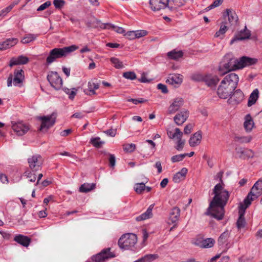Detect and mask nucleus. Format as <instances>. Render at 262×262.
<instances>
[{
	"label": "nucleus",
	"mask_w": 262,
	"mask_h": 262,
	"mask_svg": "<svg viewBox=\"0 0 262 262\" xmlns=\"http://www.w3.org/2000/svg\"><path fill=\"white\" fill-rule=\"evenodd\" d=\"M0 181L4 184H8L9 182L7 176L3 173L0 174Z\"/></svg>",
	"instance_id": "64"
},
{
	"label": "nucleus",
	"mask_w": 262,
	"mask_h": 262,
	"mask_svg": "<svg viewBox=\"0 0 262 262\" xmlns=\"http://www.w3.org/2000/svg\"><path fill=\"white\" fill-rule=\"evenodd\" d=\"M257 59L248 57L246 56H243L239 59L236 58V68L240 69L246 66H249L255 63Z\"/></svg>",
	"instance_id": "17"
},
{
	"label": "nucleus",
	"mask_w": 262,
	"mask_h": 262,
	"mask_svg": "<svg viewBox=\"0 0 262 262\" xmlns=\"http://www.w3.org/2000/svg\"><path fill=\"white\" fill-rule=\"evenodd\" d=\"M110 61L116 69H122L124 67L122 62L117 58L112 57L110 59Z\"/></svg>",
	"instance_id": "44"
},
{
	"label": "nucleus",
	"mask_w": 262,
	"mask_h": 262,
	"mask_svg": "<svg viewBox=\"0 0 262 262\" xmlns=\"http://www.w3.org/2000/svg\"><path fill=\"white\" fill-rule=\"evenodd\" d=\"M223 1L224 0H215V1H214V2L212 4L209 5L207 8V9L208 10H211V9H213L214 8H216V7L220 6L223 3Z\"/></svg>",
	"instance_id": "52"
},
{
	"label": "nucleus",
	"mask_w": 262,
	"mask_h": 262,
	"mask_svg": "<svg viewBox=\"0 0 262 262\" xmlns=\"http://www.w3.org/2000/svg\"><path fill=\"white\" fill-rule=\"evenodd\" d=\"M124 35L128 39L132 40L136 38L135 32V31H128L126 33L124 34Z\"/></svg>",
	"instance_id": "59"
},
{
	"label": "nucleus",
	"mask_w": 262,
	"mask_h": 262,
	"mask_svg": "<svg viewBox=\"0 0 262 262\" xmlns=\"http://www.w3.org/2000/svg\"><path fill=\"white\" fill-rule=\"evenodd\" d=\"M47 79L56 90H60L62 86V80L57 72H51L47 76Z\"/></svg>",
	"instance_id": "10"
},
{
	"label": "nucleus",
	"mask_w": 262,
	"mask_h": 262,
	"mask_svg": "<svg viewBox=\"0 0 262 262\" xmlns=\"http://www.w3.org/2000/svg\"><path fill=\"white\" fill-rule=\"evenodd\" d=\"M250 31L245 27L244 30H241L238 34L235 35L231 39L230 43L233 44L236 41L248 39L250 37Z\"/></svg>",
	"instance_id": "23"
},
{
	"label": "nucleus",
	"mask_w": 262,
	"mask_h": 262,
	"mask_svg": "<svg viewBox=\"0 0 262 262\" xmlns=\"http://www.w3.org/2000/svg\"><path fill=\"white\" fill-rule=\"evenodd\" d=\"M107 26H110L111 27H112L113 30L116 32L117 33H119V34H125V30L122 28V27H117V26H115L114 25H109V24H107Z\"/></svg>",
	"instance_id": "55"
},
{
	"label": "nucleus",
	"mask_w": 262,
	"mask_h": 262,
	"mask_svg": "<svg viewBox=\"0 0 262 262\" xmlns=\"http://www.w3.org/2000/svg\"><path fill=\"white\" fill-rule=\"evenodd\" d=\"M183 76L179 74H171L168 75L166 82L171 85L180 84L183 81Z\"/></svg>",
	"instance_id": "27"
},
{
	"label": "nucleus",
	"mask_w": 262,
	"mask_h": 262,
	"mask_svg": "<svg viewBox=\"0 0 262 262\" xmlns=\"http://www.w3.org/2000/svg\"><path fill=\"white\" fill-rule=\"evenodd\" d=\"M135 32L136 38H139L145 36L147 34V31L143 30H137L135 31Z\"/></svg>",
	"instance_id": "56"
},
{
	"label": "nucleus",
	"mask_w": 262,
	"mask_h": 262,
	"mask_svg": "<svg viewBox=\"0 0 262 262\" xmlns=\"http://www.w3.org/2000/svg\"><path fill=\"white\" fill-rule=\"evenodd\" d=\"M96 185L95 183H84L81 185L79 188V191L81 192L86 193L95 188Z\"/></svg>",
	"instance_id": "39"
},
{
	"label": "nucleus",
	"mask_w": 262,
	"mask_h": 262,
	"mask_svg": "<svg viewBox=\"0 0 262 262\" xmlns=\"http://www.w3.org/2000/svg\"><path fill=\"white\" fill-rule=\"evenodd\" d=\"M193 127L192 124H188L184 127V132L185 134H189L191 132Z\"/></svg>",
	"instance_id": "61"
},
{
	"label": "nucleus",
	"mask_w": 262,
	"mask_h": 262,
	"mask_svg": "<svg viewBox=\"0 0 262 262\" xmlns=\"http://www.w3.org/2000/svg\"><path fill=\"white\" fill-rule=\"evenodd\" d=\"M259 92L258 89H256L250 94L248 99V106H251L255 103L256 100L258 98Z\"/></svg>",
	"instance_id": "38"
},
{
	"label": "nucleus",
	"mask_w": 262,
	"mask_h": 262,
	"mask_svg": "<svg viewBox=\"0 0 262 262\" xmlns=\"http://www.w3.org/2000/svg\"><path fill=\"white\" fill-rule=\"evenodd\" d=\"M115 256L114 253L111 252V248H107L103 249L100 253L93 255L91 258L95 262H104L106 260Z\"/></svg>",
	"instance_id": "9"
},
{
	"label": "nucleus",
	"mask_w": 262,
	"mask_h": 262,
	"mask_svg": "<svg viewBox=\"0 0 262 262\" xmlns=\"http://www.w3.org/2000/svg\"><path fill=\"white\" fill-rule=\"evenodd\" d=\"M51 5V2L49 1L46 2L45 3L41 4L37 9V11H41L44 10Z\"/></svg>",
	"instance_id": "58"
},
{
	"label": "nucleus",
	"mask_w": 262,
	"mask_h": 262,
	"mask_svg": "<svg viewBox=\"0 0 262 262\" xmlns=\"http://www.w3.org/2000/svg\"><path fill=\"white\" fill-rule=\"evenodd\" d=\"M66 4V2L64 0H54L53 4L56 9H60Z\"/></svg>",
	"instance_id": "51"
},
{
	"label": "nucleus",
	"mask_w": 262,
	"mask_h": 262,
	"mask_svg": "<svg viewBox=\"0 0 262 262\" xmlns=\"http://www.w3.org/2000/svg\"><path fill=\"white\" fill-rule=\"evenodd\" d=\"M169 0H149V7L154 11H159L166 8L168 5Z\"/></svg>",
	"instance_id": "14"
},
{
	"label": "nucleus",
	"mask_w": 262,
	"mask_h": 262,
	"mask_svg": "<svg viewBox=\"0 0 262 262\" xmlns=\"http://www.w3.org/2000/svg\"><path fill=\"white\" fill-rule=\"evenodd\" d=\"M234 90L230 86L225 83V81H222L217 91L219 97L222 99H226L231 95Z\"/></svg>",
	"instance_id": "11"
},
{
	"label": "nucleus",
	"mask_w": 262,
	"mask_h": 262,
	"mask_svg": "<svg viewBox=\"0 0 262 262\" xmlns=\"http://www.w3.org/2000/svg\"><path fill=\"white\" fill-rule=\"evenodd\" d=\"M225 19L228 18L229 23L231 25L235 24L238 21V16L236 12L231 9H227L223 13Z\"/></svg>",
	"instance_id": "21"
},
{
	"label": "nucleus",
	"mask_w": 262,
	"mask_h": 262,
	"mask_svg": "<svg viewBox=\"0 0 262 262\" xmlns=\"http://www.w3.org/2000/svg\"><path fill=\"white\" fill-rule=\"evenodd\" d=\"M202 138V133L201 130H199L193 134L189 140V145L191 147H195L199 145L201 142Z\"/></svg>",
	"instance_id": "28"
},
{
	"label": "nucleus",
	"mask_w": 262,
	"mask_h": 262,
	"mask_svg": "<svg viewBox=\"0 0 262 262\" xmlns=\"http://www.w3.org/2000/svg\"><path fill=\"white\" fill-rule=\"evenodd\" d=\"M36 171H33L31 169H27L24 173V176L29 179L30 182H34L36 179Z\"/></svg>",
	"instance_id": "40"
},
{
	"label": "nucleus",
	"mask_w": 262,
	"mask_h": 262,
	"mask_svg": "<svg viewBox=\"0 0 262 262\" xmlns=\"http://www.w3.org/2000/svg\"><path fill=\"white\" fill-rule=\"evenodd\" d=\"M180 209L177 207H173L169 213L168 218L169 224H174L177 222L180 215Z\"/></svg>",
	"instance_id": "29"
},
{
	"label": "nucleus",
	"mask_w": 262,
	"mask_h": 262,
	"mask_svg": "<svg viewBox=\"0 0 262 262\" xmlns=\"http://www.w3.org/2000/svg\"><path fill=\"white\" fill-rule=\"evenodd\" d=\"M158 254H149L144 255L141 257L142 262H152L158 258Z\"/></svg>",
	"instance_id": "42"
},
{
	"label": "nucleus",
	"mask_w": 262,
	"mask_h": 262,
	"mask_svg": "<svg viewBox=\"0 0 262 262\" xmlns=\"http://www.w3.org/2000/svg\"><path fill=\"white\" fill-rule=\"evenodd\" d=\"M205 75L200 74H194L192 76V79L196 81H204Z\"/></svg>",
	"instance_id": "57"
},
{
	"label": "nucleus",
	"mask_w": 262,
	"mask_h": 262,
	"mask_svg": "<svg viewBox=\"0 0 262 262\" xmlns=\"http://www.w3.org/2000/svg\"><path fill=\"white\" fill-rule=\"evenodd\" d=\"M215 243V241L212 238H207L203 240H197L195 245L202 248H209L212 247Z\"/></svg>",
	"instance_id": "26"
},
{
	"label": "nucleus",
	"mask_w": 262,
	"mask_h": 262,
	"mask_svg": "<svg viewBox=\"0 0 262 262\" xmlns=\"http://www.w3.org/2000/svg\"><path fill=\"white\" fill-rule=\"evenodd\" d=\"M106 155H107L109 156V163H110V166L111 167H114L116 164V158L115 156L114 155L111 154H107L106 153Z\"/></svg>",
	"instance_id": "54"
},
{
	"label": "nucleus",
	"mask_w": 262,
	"mask_h": 262,
	"mask_svg": "<svg viewBox=\"0 0 262 262\" xmlns=\"http://www.w3.org/2000/svg\"><path fill=\"white\" fill-rule=\"evenodd\" d=\"M243 93L240 90H237L233 93L228 100L234 101L235 103H238L243 100Z\"/></svg>",
	"instance_id": "33"
},
{
	"label": "nucleus",
	"mask_w": 262,
	"mask_h": 262,
	"mask_svg": "<svg viewBox=\"0 0 262 262\" xmlns=\"http://www.w3.org/2000/svg\"><path fill=\"white\" fill-rule=\"evenodd\" d=\"M136 149V145L133 143L125 144L123 146V149L126 152H131Z\"/></svg>",
	"instance_id": "50"
},
{
	"label": "nucleus",
	"mask_w": 262,
	"mask_h": 262,
	"mask_svg": "<svg viewBox=\"0 0 262 262\" xmlns=\"http://www.w3.org/2000/svg\"><path fill=\"white\" fill-rule=\"evenodd\" d=\"M29 61V58L24 55H20L17 57H13L10 61L9 66L12 67L15 65L25 64Z\"/></svg>",
	"instance_id": "30"
},
{
	"label": "nucleus",
	"mask_w": 262,
	"mask_h": 262,
	"mask_svg": "<svg viewBox=\"0 0 262 262\" xmlns=\"http://www.w3.org/2000/svg\"><path fill=\"white\" fill-rule=\"evenodd\" d=\"M55 118L54 114L49 116L38 117V119L41 121V125L39 129L40 130L44 129H48L52 126L55 123Z\"/></svg>",
	"instance_id": "12"
},
{
	"label": "nucleus",
	"mask_w": 262,
	"mask_h": 262,
	"mask_svg": "<svg viewBox=\"0 0 262 262\" xmlns=\"http://www.w3.org/2000/svg\"><path fill=\"white\" fill-rule=\"evenodd\" d=\"M236 139L241 143H249L251 140L250 136L237 137Z\"/></svg>",
	"instance_id": "60"
},
{
	"label": "nucleus",
	"mask_w": 262,
	"mask_h": 262,
	"mask_svg": "<svg viewBox=\"0 0 262 262\" xmlns=\"http://www.w3.org/2000/svg\"><path fill=\"white\" fill-rule=\"evenodd\" d=\"M90 142L94 146L97 148L100 147V146L104 143L103 142L100 141V138L99 137L92 138Z\"/></svg>",
	"instance_id": "47"
},
{
	"label": "nucleus",
	"mask_w": 262,
	"mask_h": 262,
	"mask_svg": "<svg viewBox=\"0 0 262 262\" xmlns=\"http://www.w3.org/2000/svg\"><path fill=\"white\" fill-rule=\"evenodd\" d=\"M157 88L159 90H161V92L164 94H166L168 92V90L167 87L165 85L159 83L157 85Z\"/></svg>",
	"instance_id": "62"
},
{
	"label": "nucleus",
	"mask_w": 262,
	"mask_h": 262,
	"mask_svg": "<svg viewBox=\"0 0 262 262\" xmlns=\"http://www.w3.org/2000/svg\"><path fill=\"white\" fill-rule=\"evenodd\" d=\"M235 70H237L236 58H234L232 54L226 55L219 67V74L221 75H224L228 72Z\"/></svg>",
	"instance_id": "4"
},
{
	"label": "nucleus",
	"mask_w": 262,
	"mask_h": 262,
	"mask_svg": "<svg viewBox=\"0 0 262 262\" xmlns=\"http://www.w3.org/2000/svg\"><path fill=\"white\" fill-rule=\"evenodd\" d=\"M186 155L180 154L172 156L171 158V160L173 163L178 162L182 161L185 157Z\"/></svg>",
	"instance_id": "48"
},
{
	"label": "nucleus",
	"mask_w": 262,
	"mask_h": 262,
	"mask_svg": "<svg viewBox=\"0 0 262 262\" xmlns=\"http://www.w3.org/2000/svg\"><path fill=\"white\" fill-rule=\"evenodd\" d=\"M78 48V47L76 45H72L62 48H54L50 51L46 59V62L48 64H50L56 61L57 59L67 56L68 54L75 51Z\"/></svg>",
	"instance_id": "2"
},
{
	"label": "nucleus",
	"mask_w": 262,
	"mask_h": 262,
	"mask_svg": "<svg viewBox=\"0 0 262 262\" xmlns=\"http://www.w3.org/2000/svg\"><path fill=\"white\" fill-rule=\"evenodd\" d=\"M104 133L107 135L111 137H114L116 135L117 130L115 129H110L106 130L104 132Z\"/></svg>",
	"instance_id": "63"
},
{
	"label": "nucleus",
	"mask_w": 262,
	"mask_h": 262,
	"mask_svg": "<svg viewBox=\"0 0 262 262\" xmlns=\"http://www.w3.org/2000/svg\"><path fill=\"white\" fill-rule=\"evenodd\" d=\"M189 115V112L184 109L174 117L173 120L177 125H181L187 120Z\"/></svg>",
	"instance_id": "19"
},
{
	"label": "nucleus",
	"mask_w": 262,
	"mask_h": 262,
	"mask_svg": "<svg viewBox=\"0 0 262 262\" xmlns=\"http://www.w3.org/2000/svg\"><path fill=\"white\" fill-rule=\"evenodd\" d=\"M167 55L169 59L178 60L183 56V53L182 51H177L173 50L167 53Z\"/></svg>",
	"instance_id": "37"
},
{
	"label": "nucleus",
	"mask_w": 262,
	"mask_h": 262,
	"mask_svg": "<svg viewBox=\"0 0 262 262\" xmlns=\"http://www.w3.org/2000/svg\"><path fill=\"white\" fill-rule=\"evenodd\" d=\"M14 240L25 247H27L31 242V239L29 237L21 234L16 235Z\"/></svg>",
	"instance_id": "31"
},
{
	"label": "nucleus",
	"mask_w": 262,
	"mask_h": 262,
	"mask_svg": "<svg viewBox=\"0 0 262 262\" xmlns=\"http://www.w3.org/2000/svg\"><path fill=\"white\" fill-rule=\"evenodd\" d=\"M99 88V84L96 82V81L92 80L88 83V89L84 90V93L89 96H92L96 94L95 92L96 90L98 89Z\"/></svg>",
	"instance_id": "24"
},
{
	"label": "nucleus",
	"mask_w": 262,
	"mask_h": 262,
	"mask_svg": "<svg viewBox=\"0 0 262 262\" xmlns=\"http://www.w3.org/2000/svg\"><path fill=\"white\" fill-rule=\"evenodd\" d=\"M212 193L214 196L210 202L205 214L211 215L217 220H221L224 215V207L229 200L230 193L225 189V184L222 183L215 185L212 190Z\"/></svg>",
	"instance_id": "1"
},
{
	"label": "nucleus",
	"mask_w": 262,
	"mask_h": 262,
	"mask_svg": "<svg viewBox=\"0 0 262 262\" xmlns=\"http://www.w3.org/2000/svg\"><path fill=\"white\" fill-rule=\"evenodd\" d=\"M18 40L16 38H8L4 41L0 42V50L4 51L13 47L17 43Z\"/></svg>",
	"instance_id": "25"
},
{
	"label": "nucleus",
	"mask_w": 262,
	"mask_h": 262,
	"mask_svg": "<svg viewBox=\"0 0 262 262\" xmlns=\"http://www.w3.org/2000/svg\"><path fill=\"white\" fill-rule=\"evenodd\" d=\"M244 126L247 132H250L253 128L254 122L250 115L246 116Z\"/></svg>",
	"instance_id": "36"
},
{
	"label": "nucleus",
	"mask_w": 262,
	"mask_h": 262,
	"mask_svg": "<svg viewBox=\"0 0 262 262\" xmlns=\"http://www.w3.org/2000/svg\"><path fill=\"white\" fill-rule=\"evenodd\" d=\"M13 130L18 136H23L25 134L29 129V127L22 122H11Z\"/></svg>",
	"instance_id": "18"
},
{
	"label": "nucleus",
	"mask_w": 262,
	"mask_h": 262,
	"mask_svg": "<svg viewBox=\"0 0 262 262\" xmlns=\"http://www.w3.org/2000/svg\"><path fill=\"white\" fill-rule=\"evenodd\" d=\"M167 134L170 139L176 140L175 148L177 150L181 151L184 147L185 141L182 138L183 134L181 130L179 128H176L173 132L169 130Z\"/></svg>",
	"instance_id": "7"
},
{
	"label": "nucleus",
	"mask_w": 262,
	"mask_h": 262,
	"mask_svg": "<svg viewBox=\"0 0 262 262\" xmlns=\"http://www.w3.org/2000/svg\"><path fill=\"white\" fill-rule=\"evenodd\" d=\"M25 79L24 71L22 69H17L14 72L13 75L10 74L7 79V86H12V83L15 86L21 87Z\"/></svg>",
	"instance_id": "6"
},
{
	"label": "nucleus",
	"mask_w": 262,
	"mask_h": 262,
	"mask_svg": "<svg viewBox=\"0 0 262 262\" xmlns=\"http://www.w3.org/2000/svg\"><path fill=\"white\" fill-rule=\"evenodd\" d=\"M238 80V76L236 74L231 73L227 74L222 81H225L226 84L235 90L237 87Z\"/></svg>",
	"instance_id": "16"
},
{
	"label": "nucleus",
	"mask_w": 262,
	"mask_h": 262,
	"mask_svg": "<svg viewBox=\"0 0 262 262\" xmlns=\"http://www.w3.org/2000/svg\"><path fill=\"white\" fill-rule=\"evenodd\" d=\"M235 151L238 158L242 159H249L254 156L253 151L248 148L241 147H236L235 148Z\"/></svg>",
	"instance_id": "20"
},
{
	"label": "nucleus",
	"mask_w": 262,
	"mask_h": 262,
	"mask_svg": "<svg viewBox=\"0 0 262 262\" xmlns=\"http://www.w3.org/2000/svg\"><path fill=\"white\" fill-rule=\"evenodd\" d=\"M204 82L208 86L215 85L219 81V79L216 76L212 75H205Z\"/></svg>",
	"instance_id": "32"
},
{
	"label": "nucleus",
	"mask_w": 262,
	"mask_h": 262,
	"mask_svg": "<svg viewBox=\"0 0 262 262\" xmlns=\"http://www.w3.org/2000/svg\"><path fill=\"white\" fill-rule=\"evenodd\" d=\"M135 191L138 193L141 194L143 191L145 190V185L144 183H137L134 186Z\"/></svg>",
	"instance_id": "45"
},
{
	"label": "nucleus",
	"mask_w": 262,
	"mask_h": 262,
	"mask_svg": "<svg viewBox=\"0 0 262 262\" xmlns=\"http://www.w3.org/2000/svg\"><path fill=\"white\" fill-rule=\"evenodd\" d=\"M37 36V34H28L22 38L21 42L24 44L29 43L35 40Z\"/></svg>",
	"instance_id": "41"
},
{
	"label": "nucleus",
	"mask_w": 262,
	"mask_h": 262,
	"mask_svg": "<svg viewBox=\"0 0 262 262\" xmlns=\"http://www.w3.org/2000/svg\"><path fill=\"white\" fill-rule=\"evenodd\" d=\"M137 236L134 233H126L122 235L118 240V246L123 250H132L137 242Z\"/></svg>",
	"instance_id": "3"
},
{
	"label": "nucleus",
	"mask_w": 262,
	"mask_h": 262,
	"mask_svg": "<svg viewBox=\"0 0 262 262\" xmlns=\"http://www.w3.org/2000/svg\"><path fill=\"white\" fill-rule=\"evenodd\" d=\"M154 205H151L148 208L147 210L143 213L141 214L139 216L136 217V220L137 221H141L148 219H149L152 216V210L153 209Z\"/></svg>",
	"instance_id": "34"
},
{
	"label": "nucleus",
	"mask_w": 262,
	"mask_h": 262,
	"mask_svg": "<svg viewBox=\"0 0 262 262\" xmlns=\"http://www.w3.org/2000/svg\"><path fill=\"white\" fill-rule=\"evenodd\" d=\"M123 76L126 79L134 80L136 79V75L134 72H126L123 74Z\"/></svg>",
	"instance_id": "49"
},
{
	"label": "nucleus",
	"mask_w": 262,
	"mask_h": 262,
	"mask_svg": "<svg viewBox=\"0 0 262 262\" xmlns=\"http://www.w3.org/2000/svg\"><path fill=\"white\" fill-rule=\"evenodd\" d=\"M43 162V159L39 154L32 155L28 159L29 168L33 171H37L41 169Z\"/></svg>",
	"instance_id": "8"
},
{
	"label": "nucleus",
	"mask_w": 262,
	"mask_h": 262,
	"mask_svg": "<svg viewBox=\"0 0 262 262\" xmlns=\"http://www.w3.org/2000/svg\"><path fill=\"white\" fill-rule=\"evenodd\" d=\"M262 194V180H258L252 186L250 191L244 200L243 202L247 205H250L252 201L258 198Z\"/></svg>",
	"instance_id": "5"
},
{
	"label": "nucleus",
	"mask_w": 262,
	"mask_h": 262,
	"mask_svg": "<svg viewBox=\"0 0 262 262\" xmlns=\"http://www.w3.org/2000/svg\"><path fill=\"white\" fill-rule=\"evenodd\" d=\"M184 104L183 99L182 98H177L173 100L168 109V113L172 114L178 111Z\"/></svg>",
	"instance_id": "22"
},
{
	"label": "nucleus",
	"mask_w": 262,
	"mask_h": 262,
	"mask_svg": "<svg viewBox=\"0 0 262 262\" xmlns=\"http://www.w3.org/2000/svg\"><path fill=\"white\" fill-rule=\"evenodd\" d=\"M250 205H247V204H245L244 202L239 203L238 206L239 217L236 222L237 227L239 229L243 228L245 226L246 221L244 218V214L246 209Z\"/></svg>",
	"instance_id": "13"
},
{
	"label": "nucleus",
	"mask_w": 262,
	"mask_h": 262,
	"mask_svg": "<svg viewBox=\"0 0 262 262\" xmlns=\"http://www.w3.org/2000/svg\"><path fill=\"white\" fill-rule=\"evenodd\" d=\"M187 171L186 168H183L180 171L178 172L174 175L173 181L175 183H179L182 179H184Z\"/></svg>",
	"instance_id": "35"
},
{
	"label": "nucleus",
	"mask_w": 262,
	"mask_h": 262,
	"mask_svg": "<svg viewBox=\"0 0 262 262\" xmlns=\"http://www.w3.org/2000/svg\"><path fill=\"white\" fill-rule=\"evenodd\" d=\"M146 101H147L146 100H145L142 98H139L137 99L130 98V99H128L127 100V101L132 102L135 104H138L139 103H143L145 102Z\"/></svg>",
	"instance_id": "53"
},
{
	"label": "nucleus",
	"mask_w": 262,
	"mask_h": 262,
	"mask_svg": "<svg viewBox=\"0 0 262 262\" xmlns=\"http://www.w3.org/2000/svg\"><path fill=\"white\" fill-rule=\"evenodd\" d=\"M63 91L69 95V98L70 99H73L77 93V90L75 88L71 90L68 88H64Z\"/></svg>",
	"instance_id": "46"
},
{
	"label": "nucleus",
	"mask_w": 262,
	"mask_h": 262,
	"mask_svg": "<svg viewBox=\"0 0 262 262\" xmlns=\"http://www.w3.org/2000/svg\"><path fill=\"white\" fill-rule=\"evenodd\" d=\"M226 22H222L220 30L215 34V37H219L222 35H224L227 31L228 28L226 26Z\"/></svg>",
	"instance_id": "43"
},
{
	"label": "nucleus",
	"mask_w": 262,
	"mask_h": 262,
	"mask_svg": "<svg viewBox=\"0 0 262 262\" xmlns=\"http://www.w3.org/2000/svg\"><path fill=\"white\" fill-rule=\"evenodd\" d=\"M229 236L230 232L228 230H226L220 235L217 239L219 246H223L225 245V250L223 252H226L231 247V245L228 242Z\"/></svg>",
	"instance_id": "15"
}]
</instances>
